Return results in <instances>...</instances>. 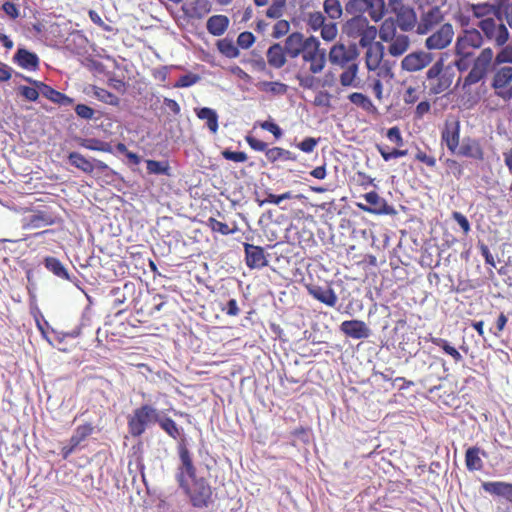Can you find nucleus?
<instances>
[{
    "instance_id": "bf43d9fd",
    "label": "nucleus",
    "mask_w": 512,
    "mask_h": 512,
    "mask_svg": "<svg viewBox=\"0 0 512 512\" xmlns=\"http://www.w3.org/2000/svg\"><path fill=\"white\" fill-rule=\"evenodd\" d=\"M445 166L448 173H451L457 179H461V176L463 175V167L457 160H454V158H447Z\"/></svg>"
},
{
    "instance_id": "49530a36",
    "label": "nucleus",
    "mask_w": 512,
    "mask_h": 512,
    "mask_svg": "<svg viewBox=\"0 0 512 512\" xmlns=\"http://www.w3.org/2000/svg\"><path fill=\"white\" fill-rule=\"evenodd\" d=\"M432 342L440 347L446 354L451 356L456 362H460L462 360L461 353L455 346H451L446 339L443 338H432Z\"/></svg>"
},
{
    "instance_id": "cd10ccee",
    "label": "nucleus",
    "mask_w": 512,
    "mask_h": 512,
    "mask_svg": "<svg viewBox=\"0 0 512 512\" xmlns=\"http://www.w3.org/2000/svg\"><path fill=\"white\" fill-rule=\"evenodd\" d=\"M485 492L505 498L512 503V484L506 481H485L482 483Z\"/></svg>"
},
{
    "instance_id": "4be33fe9",
    "label": "nucleus",
    "mask_w": 512,
    "mask_h": 512,
    "mask_svg": "<svg viewBox=\"0 0 512 512\" xmlns=\"http://www.w3.org/2000/svg\"><path fill=\"white\" fill-rule=\"evenodd\" d=\"M461 135V126L459 121L446 122L442 133L441 141L444 143L451 153L455 154L459 148V136Z\"/></svg>"
},
{
    "instance_id": "2eb2a0df",
    "label": "nucleus",
    "mask_w": 512,
    "mask_h": 512,
    "mask_svg": "<svg viewBox=\"0 0 512 512\" xmlns=\"http://www.w3.org/2000/svg\"><path fill=\"white\" fill-rule=\"evenodd\" d=\"M309 295L327 307H334L338 298L329 283L319 284L310 282L306 284Z\"/></svg>"
},
{
    "instance_id": "7ed1b4c3",
    "label": "nucleus",
    "mask_w": 512,
    "mask_h": 512,
    "mask_svg": "<svg viewBox=\"0 0 512 512\" xmlns=\"http://www.w3.org/2000/svg\"><path fill=\"white\" fill-rule=\"evenodd\" d=\"M159 420V412L151 405L144 404L128 417V431L133 437H141L147 427Z\"/></svg>"
},
{
    "instance_id": "8fccbe9b",
    "label": "nucleus",
    "mask_w": 512,
    "mask_h": 512,
    "mask_svg": "<svg viewBox=\"0 0 512 512\" xmlns=\"http://www.w3.org/2000/svg\"><path fill=\"white\" fill-rule=\"evenodd\" d=\"M146 170L148 174L154 175H169L170 167L166 162H159L155 160L146 161Z\"/></svg>"
},
{
    "instance_id": "13d9d810",
    "label": "nucleus",
    "mask_w": 512,
    "mask_h": 512,
    "mask_svg": "<svg viewBox=\"0 0 512 512\" xmlns=\"http://www.w3.org/2000/svg\"><path fill=\"white\" fill-rule=\"evenodd\" d=\"M222 155L224 159L235 163H244L248 159V156L244 151H233L226 149L222 151Z\"/></svg>"
},
{
    "instance_id": "de8ad7c7",
    "label": "nucleus",
    "mask_w": 512,
    "mask_h": 512,
    "mask_svg": "<svg viewBox=\"0 0 512 512\" xmlns=\"http://www.w3.org/2000/svg\"><path fill=\"white\" fill-rule=\"evenodd\" d=\"M80 145L90 150L110 152L111 146L109 143L98 140L96 138H84L80 140Z\"/></svg>"
},
{
    "instance_id": "052dcab7",
    "label": "nucleus",
    "mask_w": 512,
    "mask_h": 512,
    "mask_svg": "<svg viewBox=\"0 0 512 512\" xmlns=\"http://www.w3.org/2000/svg\"><path fill=\"white\" fill-rule=\"evenodd\" d=\"M296 79L299 82L300 87L304 89H313L317 86L318 80L312 75L297 74Z\"/></svg>"
},
{
    "instance_id": "aec40b11",
    "label": "nucleus",
    "mask_w": 512,
    "mask_h": 512,
    "mask_svg": "<svg viewBox=\"0 0 512 512\" xmlns=\"http://www.w3.org/2000/svg\"><path fill=\"white\" fill-rule=\"evenodd\" d=\"M25 80L31 83L33 86H36L44 97H46L48 100L54 103H57L62 106H68L71 105L74 101L73 98L53 89V87L41 81L33 80L28 77H26Z\"/></svg>"
},
{
    "instance_id": "39448f33",
    "label": "nucleus",
    "mask_w": 512,
    "mask_h": 512,
    "mask_svg": "<svg viewBox=\"0 0 512 512\" xmlns=\"http://www.w3.org/2000/svg\"><path fill=\"white\" fill-rule=\"evenodd\" d=\"M246 143L250 146L251 149L255 151H264L266 159L271 164H275L279 161L282 162H295L297 159V156L292 153L290 150H287L285 148L275 146L272 148H268V144L262 140H259L251 135H247L245 137Z\"/></svg>"
},
{
    "instance_id": "dca6fc26",
    "label": "nucleus",
    "mask_w": 512,
    "mask_h": 512,
    "mask_svg": "<svg viewBox=\"0 0 512 512\" xmlns=\"http://www.w3.org/2000/svg\"><path fill=\"white\" fill-rule=\"evenodd\" d=\"M367 204H357L360 210L373 215H388L393 209L388 206L386 200L382 198L376 191H370L364 194Z\"/></svg>"
},
{
    "instance_id": "6ab92c4d",
    "label": "nucleus",
    "mask_w": 512,
    "mask_h": 512,
    "mask_svg": "<svg viewBox=\"0 0 512 512\" xmlns=\"http://www.w3.org/2000/svg\"><path fill=\"white\" fill-rule=\"evenodd\" d=\"M432 61L430 53L424 51L412 52L401 61V67L408 72H417L429 65Z\"/></svg>"
},
{
    "instance_id": "79ce46f5",
    "label": "nucleus",
    "mask_w": 512,
    "mask_h": 512,
    "mask_svg": "<svg viewBox=\"0 0 512 512\" xmlns=\"http://www.w3.org/2000/svg\"><path fill=\"white\" fill-rule=\"evenodd\" d=\"M206 224L212 232L220 233L222 235L234 234L237 231V226L235 224L234 227H230L227 223L221 222L213 217L208 218Z\"/></svg>"
},
{
    "instance_id": "f704fd0d",
    "label": "nucleus",
    "mask_w": 512,
    "mask_h": 512,
    "mask_svg": "<svg viewBox=\"0 0 512 512\" xmlns=\"http://www.w3.org/2000/svg\"><path fill=\"white\" fill-rule=\"evenodd\" d=\"M486 456L485 452L478 447H470L465 452V466L469 471H478L483 468V461L480 455Z\"/></svg>"
},
{
    "instance_id": "69168bd1",
    "label": "nucleus",
    "mask_w": 512,
    "mask_h": 512,
    "mask_svg": "<svg viewBox=\"0 0 512 512\" xmlns=\"http://www.w3.org/2000/svg\"><path fill=\"white\" fill-rule=\"evenodd\" d=\"M18 90H19V93L29 101H36L41 93L40 90L36 86H34V87L20 86L18 88Z\"/></svg>"
},
{
    "instance_id": "ddd939ff",
    "label": "nucleus",
    "mask_w": 512,
    "mask_h": 512,
    "mask_svg": "<svg viewBox=\"0 0 512 512\" xmlns=\"http://www.w3.org/2000/svg\"><path fill=\"white\" fill-rule=\"evenodd\" d=\"M454 28L446 23L439 27L425 40V47L429 50H441L446 48L453 40Z\"/></svg>"
},
{
    "instance_id": "37998d69",
    "label": "nucleus",
    "mask_w": 512,
    "mask_h": 512,
    "mask_svg": "<svg viewBox=\"0 0 512 512\" xmlns=\"http://www.w3.org/2000/svg\"><path fill=\"white\" fill-rule=\"evenodd\" d=\"M217 48L221 54L228 58H235L239 55V49L235 42L229 38L221 39L217 42Z\"/></svg>"
},
{
    "instance_id": "4c0bfd02",
    "label": "nucleus",
    "mask_w": 512,
    "mask_h": 512,
    "mask_svg": "<svg viewBox=\"0 0 512 512\" xmlns=\"http://www.w3.org/2000/svg\"><path fill=\"white\" fill-rule=\"evenodd\" d=\"M55 223L51 214L45 211H36L28 218L27 226L30 228H40L42 226L53 225Z\"/></svg>"
},
{
    "instance_id": "a18cd8bd",
    "label": "nucleus",
    "mask_w": 512,
    "mask_h": 512,
    "mask_svg": "<svg viewBox=\"0 0 512 512\" xmlns=\"http://www.w3.org/2000/svg\"><path fill=\"white\" fill-rule=\"evenodd\" d=\"M93 94L99 101L116 106L119 104V98L114 93L97 86L93 87Z\"/></svg>"
},
{
    "instance_id": "a211bd4d",
    "label": "nucleus",
    "mask_w": 512,
    "mask_h": 512,
    "mask_svg": "<svg viewBox=\"0 0 512 512\" xmlns=\"http://www.w3.org/2000/svg\"><path fill=\"white\" fill-rule=\"evenodd\" d=\"M245 263L250 269H262L268 265L263 247L245 242Z\"/></svg>"
},
{
    "instance_id": "e2e57ef3",
    "label": "nucleus",
    "mask_w": 512,
    "mask_h": 512,
    "mask_svg": "<svg viewBox=\"0 0 512 512\" xmlns=\"http://www.w3.org/2000/svg\"><path fill=\"white\" fill-rule=\"evenodd\" d=\"M386 137L389 141L395 143L398 147H402L404 145V139L398 126L389 128L386 132Z\"/></svg>"
},
{
    "instance_id": "338daca9",
    "label": "nucleus",
    "mask_w": 512,
    "mask_h": 512,
    "mask_svg": "<svg viewBox=\"0 0 512 512\" xmlns=\"http://www.w3.org/2000/svg\"><path fill=\"white\" fill-rule=\"evenodd\" d=\"M259 126L261 129L265 130V131H268L270 133H272L274 135V137L276 139H279L281 138L282 136V131L281 129L279 128V126L273 122V121H264V122H260L259 123Z\"/></svg>"
},
{
    "instance_id": "b1692460",
    "label": "nucleus",
    "mask_w": 512,
    "mask_h": 512,
    "mask_svg": "<svg viewBox=\"0 0 512 512\" xmlns=\"http://www.w3.org/2000/svg\"><path fill=\"white\" fill-rule=\"evenodd\" d=\"M37 327L43 334V336L52 344L57 345L63 341L66 336L75 337L77 333L68 332L58 327H55L51 324V322H36Z\"/></svg>"
},
{
    "instance_id": "473e14b6",
    "label": "nucleus",
    "mask_w": 512,
    "mask_h": 512,
    "mask_svg": "<svg viewBox=\"0 0 512 512\" xmlns=\"http://www.w3.org/2000/svg\"><path fill=\"white\" fill-rule=\"evenodd\" d=\"M154 305L152 311L163 312L161 317H171L178 310V303L170 298H164V296H155L153 298Z\"/></svg>"
},
{
    "instance_id": "f257e3e1",
    "label": "nucleus",
    "mask_w": 512,
    "mask_h": 512,
    "mask_svg": "<svg viewBox=\"0 0 512 512\" xmlns=\"http://www.w3.org/2000/svg\"><path fill=\"white\" fill-rule=\"evenodd\" d=\"M175 477L191 506L202 509L213 503V489L205 477L197 475L192 454L184 444L180 447V463Z\"/></svg>"
},
{
    "instance_id": "2f4dec72",
    "label": "nucleus",
    "mask_w": 512,
    "mask_h": 512,
    "mask_svg": "<svg viewBox=\"0 0 512 512\" xmlns=\"http://www.w3.org/2000/svg\"><path fill=\"white\" fill-rule=\"evenodd\" d=\"M384 47L381 42H375L373 46L366 47V67L370 71H375L383 58Z\"/></svg>"
},
{
    "instance_id": "423d86ee",
    "label": "nucleus",
    "mask_w": 512,
    "mask_h": 512,
    "mask_svg": "<svg viewBox=\"0 0 512 512\" xmlns=\"http://www.w3.org/2000/svg\"><path fill=\"white\" fill-rule=\"evenodd\" d=\"M494 53L489 47L481 50L473 62L472 69L469 71L463 81V88L478 83L485 78L489 67L493 61Z\"/></svg>"
},
{
    "instance_id": "e433bc0d",
    "label": "nucleus",
    "mask_w": 512,
    "mask_h": 512,
    "mask_svg": "<svg viewBox=\"0 0 512 512\" xmlns=\"http://www.w3.org/2000/svg\"><path fill=\"white\" fill-rule=\"evenodd\" d=\"M467 10L471 11L476 19H486L497 13L494 5L488 3L468 4Z\"/></svg>"
},
{
    "instance_id": "f3484780",
    "label": "nucleus",
    "mask_w": 512,
    "mask_h": 512,
    "mask_svg": "<svg viewBox=\"0 0 512 512\" xmlns=\"http://www.w3.org/2000/svg\"><path fill=\"white\" fill-rule=\"evenodd\" d=\"M315 36L304 38L302 33L294 32L287 36L284 42V50L290 58H296L300 54H304L307 49L308 43L314 39Z\"/></svg>"
},
{
    "instance_id": "9b49d317",
    "label": "nucleus",
    "mask_w": 512,
    "mask_h": 512,
    "mask_svg": "<svg viewBox=\"0 0 512 512\" xmlns=\"http://www.w3.org/2000/svg\"><path fill=\"white\" fill-rule=\"evenodd\" d=\"M479 29L488 40H492L497 46H503L508 40L507 28L500 20L494 18H483L478 23Z\"/></svg>"
},
{
    "instance_id": "9d476101",
    "label": "nucleus",
    "mask_w": 512,
    "mask_h": 512,
    "mask_svg": "<svg viewBox=\"0 0 512 512\" xmlns=\"http://www.w3.org/2000/svg\"><path fill=\"white\" fill-rule=\"evenodd\" d=\"M359 50L356 45H345L343 43L334 44L328 52V59L331 65L344 67L358 61Z\"/></svg>"
},
{
    "instance_id": "5fc2aeb1",
    "label": "nucleus",
    "mask_w": 512,
    "mask_h": 512,
    "mask_svg": "<svg viewBox=\"0 0 512 512\" xmlns=\"http://www.w3.org/2000/svg\"><path fill=\"white\" fill-rule=\"evenodd\" d=\"M452 84V80L446 76L442 75L441 77L435 79V83L431 85L430 91L433 94H440L446 91Z\"/></svg>"
},
{
    "instance_id": "6e6552de",
    "label": "nucleus",
    "mask_w": 512,
    "mask_h": 512,
    "mask_svg": "<svg viewBox=\"0 0 512 512\" xmlns=\"http://www.w3.org/2000/svg\"><path fill=\"white\" fill-rule=\"evenodd\" d=\"M483 45V36L476 29L465 30L458 36L455 43V54L462 57H472L474 50Z\"/></svg>"
},
{
    "instance_id": "393cba45",
    "label": "nucleus",
    "mask_w": 512,
    "mask_h": 512,
    "mask_svg": "<svg viewBox=\"0 0 512 512\" xmlns=\"http://www.w3.org/2000/svg\"><path fill=\"white\" fill-rule=\"evenodd\" d=\"M159 426L173 439L179 441L178 444V456L180 457V447L182 444L187 448V440L185 439L183 428L179 427L178 424L170 417L160 418L157 422Z\"/></svg>"
},
{
    "instance_id": "bb28decb",
    "label": "nucleus",
    "mask_w": 512,
    "mask_h": 512,
    "mask_svg": "<svg viewBox=\"0 0 512 512\" xmlns=\"http://www.w3.org/2000/svg\"><path fill=\"white\" fill-rule=\"evenodd\" d=\"M359 61H355L352 64H347L346 66H341L342 73L339 76V82L343 87H354L357 88L360 86V79L358 77L359 74Z\"/></svg>"
},
{
    "instance_id": "f8f14e48",
    "label": "nucleus",
    "mask_w": 512,
    "mask_h": 512,
    "mask_svg": "<svg viewBox=\"0 0 512 512\" xmlns=\"http://www.w3.org/2000/svg\"><path fill=\"white\" fill-rule=\"evenodd\" d=\"M512 66H501L494 74L492 87L504 100L512 97Z\"/></svg>"
},
{
    "instance_id": "412c9836",
    "label": "nucleus",
    "mask_w": 512,
    "mask_h": 512,
    "mask_svg": "<svg viewBox=\"0 0 512 512\" xmlns=\"http://www.w3.org/2000/svg\"><path fill=\"white\" fill-rule=\"evenodd\" d=\"M68 161L72 166L87 174H92L96 168L98 170L107 169V165L105 163L101 161L92 162L91 160L85 158L83 154L77 151H72L69 153Z\"/></svg>"
},
{
    "instance_id": "3c124183",
    "label": "nucleus",
    "mask_w": 512,
    "mask_h": 512,
    "mask_svg": "<svg viewBox=\"0 0 512 512\" xmlns=\"http://www.w3.org/2000/svg\"><path fill=\"white\" fill-rule=\"evenodd\" d=\"M324 11L329 19H339L342 15V6L339 0H324Z\"/></svg>"
},
{
    "instance_id": "864d4df0",
    "label": "nucleus",
    "mask_w": 512,
    "mask_h": 512,
    "mask_svg": "<svg viewBox=\"0 0 512 512\" xmlns=\"http://www.w3.org/2000/svg\"><path fill=\"white\" fill-rule=\"evenodd\" d=\"M338 34L337 25L329 22L325 23L320 29V37L327 42L333 41Z\"/></svg>"
},
{
    "instance_id": "1a4fd4ad",
    "label": "nucleus",
    "mask_w": 512,
    "mask_h": 512,
    "mask_svg": "<svg viewBox=\"0 0 512 512\" xmlns=\"http://www.w3.org/2000/svg\"><path fill=\"white\" fill-rule=\"evenodd\" d=\"M392 11L396 14V28L404 32L412 31L417 26V14L412 7L402 4V0H388Z\"/></svg>"
},
{
    "instance_id": "09e8293b",
    "label": "nucleus",
    "mask_w": 512,
    "mask_h": 512,
    "mask_svg": "<svg viewBox=\"0 0 512 512\" xmlns=\"http://www.w3.org/2000/svg\"><path fill=\"white\" fill-rule=\"evenodd\" d=\"M375 147L385 162H389L390 159H397V157L406 156L408 154V150L406 149L394 148L392 150H387L382 144H376Z\"/></svg>"
},
{
    "instance_id": "f03ea898",
    "label": "nucleus",
    "mask_w": 512,
    "mask_h": 512,
    "mask_svg": "<svg viewBox=\"0 0 512 512\" xmlns=\"http://www.w3.org/2000/svg\"><path fill=\"white\" fill-rule=\"evenodd\" d=\"M379 38L388 43V53L393 57L403 55L410 47V38L406 34H399L396 30L394 18H385L379 28Z\"/></svg>"
},
{
    "instance_id": "58836bf2",
    "label": "nucleus",
    "mask_w": 512,
    "mask_h": 512,
    "mask_svg": "<svg viewBox=\"0 0 512 512\" xmlns=\"http://www.w3.org/2000/svg\"><path fill=\"white\" fill-rule=\"evenodd\" d=\"M93 432L94 426L91 423L81 424L75 428L72 436L70 437V443H73L74 446H79L88 437H90Z\"/></svg>"
},
{
    "instance_id": "72a5a7b5",
    "label": "nucleus",
    "mask_w": 512,
    "mask_h": 512,
    "mask_svg": "<svg viewBox=\"0 0 512 512\" xmlns=\"http://www.w3.org/2000/svg\"><path fill=\"white\" fill-rule=\"evenodd\" d=\"M286 55L284 48L279 43L271 45L267 50L269 65L275 69H280V67L285 65Z\"/></svg>"
},
{
    "instance_id": "a19ab883",
    "label": "nucleus",
    "mask_w": 512,
    "mask_h": 512,
    "mask_svg": "<svg viewBox=\"0 0 512 512\" xmlns=\"http://www.w3.org/2000/svg\"><path fill=\"white\" fill-rule=\"evenodd\" d=\"M348 99L351 103L364 109L366 113H374L376 111V107L372 103L371 98L361 92H353L349 94Z\"/></svg>"
},
{
    "instance_id": "4468645a",
    "label": "nucleus",
    "mask_w": 512,
    "mask_h": 512,
    "mask_svg": "<svg viewBox=\"0 0 512 512\" xmlns=\"http://www.w3.org/2000/svg\"><path fill=\"white\" fill-rule=\"evenodd\" d=\"M444 21V13L438 6H432L422 13L416 26V33L426 35Z\"/></svg>"
},
{
    "instance_id": "c03bdc74",
    "label": "nucleus",
    "mask_w": 512,
    "mask_h": 512,
    "mask_svg": "<svg viewBox=\"0 0 512 512\" xmlns=\"http://www.w3.org/2000/svg\"><path fill=\"white\" fill-rule=\"evenodd\" d=\"M377 35L379 36V30L376 27L371 26L369 23L366 25L362 35L359 37V45L363 48L371 47L374 45V40Z\"/></svg>"
},
{
    "instance_id": "774afa93",
    "label": "nucleus",
    "mask_w": 512,
    "mask_h": 512,
    "mask_svg": "<svg viewBox=\"0 0 512 512\" xmlns=\"http://www.w3.org/2000/svg\"><path fill=\"white\" fill-rule=\"evenodd\" d=\"M497 63H512V46L502 48L496 56Z\"/></svg>"
},
{
    "instance_id": "680f3d73",
    "label": "nucleus",
    "mask_w": 512,
    "mask_h": 512,
    "mask_svg": "<svg viewBox=\"0 0 512 512\" xmlns=\"http://www.w3.org/2000/svg\"><path fill=\"white\" fill-rule=\"evenodd\" d=\"M255 39L253 33L245 31L238 35L236 43L238 47L248 49L254 44Z\"/></svg>"
},
{
    "instance_id": "a878e982",
    "label": "nucleus",
    "mask_w": 512,
    "mask_h": 512,
    "mask_svg": "<svg viewBox=\"0 0 512 512\" xmlns=\"http://www.w3.org/2000/svg\"><path fill=\"white\" fill-rule=\"evenodd\" d=\"M13 59L24 70L36 71L39 69V56L25 48H18Z\"/></svg>"
},
{
    "instance_id": "603ef678",
    "label": "nucleus",
    "mask_w": 512,
    "mask_h": 512,
    "mask_svg": "<svg viewBox=\"0 0 512 512\" xmlns=\"http://www.w3.org/2000/svg\"><path fill=\"white\" fill-rule=\"evenodd\" d=\"M325 23H326L325 22V15L323 14V12L315 11V12L309 13L308 19H307V25L313 31L320 30Z\"/></svg>"
},
{
    "instance_id": "4d7b16f0",
    "label": "nucleus",
    "mask_w": 512,
    "mask_h": 512,
    "mask_svg": "<svg viewBox=\"0 0 512 512\" xmlns=\"http://www.w3.org/2000/svg\"><path fill=\"white\" fill-rule=\"evenodd\" d=\"M200 81V76L192 73L181 76L174 84L175 88H187Z\"/></svg>"
},
{
    "instance_id": "0e129e2a",
    "label": "nucleus",
    "mask_w": 512,
    "mask_h": 512,
    "mask_svg": "<svg viewBox=\"0 0 512 512\" xmlns=\"http://www.w3.org/2000/svg\"><path fill=\"white\" fill-rule=\"evenodd\" d=\"M290 30L288 20H278L273 28L272 36L279 39L285 36Z\"/></svg>"
},
{
    "instance_id": "6e6d98bb",
    "label": "nucleus",
    "mask_w": 512,
    "mask_h": 512,
    "mask_svg": "<svg viewBox=\"0 0 512 512\" xmlns=\"http://www.w3.org/2000/svg\"><path fill=\"white\" fill-rule=\"evenodd\" d=\"M260 89L274 94H284L287 91V85L280 82H262Z\"/></svg>"
},
{
    "instance_id": "c9c22d12",
    "label": "nucleus",
    "mask_w": 512,
    "mask_h": 512,
    "mask_svg": "<svg viewBox=\"0 0 512 512\" xmlns=\"http://www.w3.org/2000/svg\"><path fill=\"white\" fill-rule=\"evenodd\" d=\"M196 116L200 120H205L208 129L212 133H217L219 128L217 112L209 107H202L195 110Z\"/></svg>"
},
{
    "instance_id": "ea45409f",
    "label": "nucleus",
    "mask_w": 512,
    "mask_h": 512,
    "mask_svg": "<svg viewBox=\"0 0 512 512\" xmlns=\"http://www.w3.org/2000/svg\"><path fill=\"white\" fill-rule=\"evenodd\" d=\"M44 264H45L46 269L48 271H51V273L54 274L55 276L62 278V279L70 280V277H69V274H68L66 268L61 263V261L58 260L57 258L48 256L45 258Z\"/></svg>"
},
{
    "instance_id": "c85d7f7f",
    "label": "nucleus",
    "mask_w": 512,
    "mask_h": 512,
    "mask_svg": "<svg viewBox=\"0 0 512 512\" xmlns=\"http://www.w3.org/2000/svg\"><path fill=\"white\" fill-rule=\"evenodd\" d=\"M340 329L348 337L354 339L367 338L371 335V329L366 325V322H342Z\"/></svg>"
},
{
    "instance_id": "5701e85b",
    "label": "nucleus",
    "mask_w": 512,
    "mask_h": 512,
    "mask_svg": "<svg viewBox=\"0 0 512 512\" xmlns=\"http://www.w3.org/2000/svg\"><path fill=\"white\" fill-rule=\"evenodd\" d=\"M455 154L469 157L470 159H475L476 161H483L484 159V151L481 144L478 140L470 137L462 139L461 144L458 145Z\"/></svg>"
},
{
    "instance_id": "0eeeda50",
    "label": "nucleus",
    "mask_w": 512,
    "mask_h": 512,
    "mask_svg": "<svg viewBox=\"0 0 512 512\" xmlns=\"http://www.w3.org/2000/svg\"><path fill=\"white\" fill-rule=\"evenodd\" d=\"M303 61L309 64V72L313 75L320 74L325 70L326 51L321 47V42L314 37L307 46L306 51L302 55Z\"/></svg>"
},
{
    "instance_id": "c756f323",
    "label": "nucleus",
    "mask_w": 512,
    "mask_h": 512,
    "mask_svg": "<svg viewBox=\"0 0 512 512\" xmlns=\"http://www.w3.org/2000/svg\"><path fill=\"white\" fill-rule=\"evenodd\" d=\"M368 24L369 20L366 16L362 14H355V16L346 22L344 26V32L349 37L359 38Z\"/></svg>"
},
{
    "instance_id": "20e7f679",
    "label": "nucleus",
    "mask_w": 512,
    "mask_h": 512,
    "mask_svg": "<svg viewBox=\"0 0 512 512\" xmlns=\"http://www.w3.org/2000/svg\"><path fill=\"white\" fill-rule=\"evenodd\" d=\"M345 10L349 14L367 13L371 21L378 23L386 13V5L384 0H347Z\"/></svg>"
},
{
    "instance_id": "7c9ffc66",
    "label": "nucleus",
    "mask_w": 512,
    "mask_h": 512,
    "mask_svg": "<svg viewBox=\"0 0 512 512\" xmlns=\"http://www.w3.org/2000/svg\"><path fill=\"white\" fill-rule=\"evenodd\" d=\"M229 25L230 20L227 15L216 14L208 18L206 28L211 35L221 36L227 31Z\"/></svg>"
}]
</instances>
